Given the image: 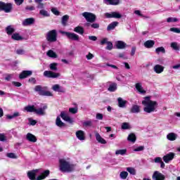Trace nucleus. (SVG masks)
I'll return each instance as SVG.
<instances>
[{
	"instance_id": "1",
	"label": "nucleus",
	"mask_w": 180,
	"mask_h": 180,
	"mask_svg": "<svg viewBox=\"0 0 180 180\" xmlns=\"http://www.w3.org/2000/svg\"><path fill=\"white\" fill-rule=\"evenodd\" d=\"M142 105H143V111L146 113H153L157 111V108H158V103L155 101H151L150 96H146L142 101Z\"/></svg>"
},
{
	"instance_id": "2",
	"label": "nucleus",
	"mask_w": 180,
	"mask_h": 180,
	"mask_svg": "<svg viewBox=\"0 0 180 180\" xmlns=\"http://www.w3.org/2000/svg\"><path fill=\"white\" fill-rule=\"evenodd\" d=\"M59 169L61 172H72L75 169V165L71 164V162L64 158L59 160Z\"/></svg>"
},
{
	"instance_id": "3",
	"label": "nucleus",
	"mask_w": 180,
	"mask_h": 180,
	"mask_svg": "<svg viewBox=\"0 0 180 180\" xmlns=\"http://www.w3.org/2000/svg\"><path fill=\"white\" fill-rule=\"evenodd\" d=\"M38 169L29 171L27 172V176L30 180H41L46 179L49 175H50V170H45L41 175L36 178V174L38 172Z\"/></svg>"
},
{
	"instance_id": "4",
	"label": "nucleus",
	"mask_w": 180,
	"mask_h": 180,
	"mask_svg": "<svg viewBox=\"0 0 180 180\" xmlns=\"http://www.w3.org/2000/svg\"><path fill=\"white\" fill-rule=\"evenodd\" d=\"M46 40L49 43L57 41V30H52L46 34Z\"/></svg>"
},
{
	"instance_id": "5",
	"label": "nucleus",
	"mask_w": 180,
	"mask_h": 180,
	"mask_svg": "<svg viewBox=\"0 0 180 180\" xmlns=\"http://www.w3.org/2000/svg\"><path fill=\"white\" fill-rule=\"evenodd\" d=\"M60 33L61 34H65L70 40H73L74 41H78L79 40V36L74 32L60 31Z\"/></svg>"
},
{
	"instance_id": "6",
	"label": "nucleus",
	"mask_w": 180,
	"mask_h": 180,
	"mask_svg": "<svg viewBox=\"0 0 180 180\" xmlns=\"http://www.w3.org/2000/svg\"><path fill=\"white\" fill-rule=\"evenodd\" d=\"M82 15L86 19V22L90 23H94L96 20V15L92 13L84 12L82 13Z\"/></svg>"
},
{
	"instance_id": "7",
	"label": "nucleus",
	"mask_w": 180,
	"mask_h": 180,
	"mask_svg": "<svg viewBox=\"0 0 180 180\" xmlns=\"http://www.w3.org/2000/svg\"><path fill=\"white\" fill-rule=\"evenodd\" d=\"M0 11H4L6 13H9L12 11V4L11 3H4L0 1Z\"/></svg>"
},
{
	"instance_id": "8",
	"label": "nucleus",
	"mask_w": 180,
	"mask_h": 180,
	"mask_svg": "<svg viewBox=\"0 0 180 180\" xmlns=\"http://www.w3.org/2000/svg\"><path fill=\"white\" fill-rule=\"evenodd\" d=\"M44 77H46V78H58L61 77V75L58 72L46 70L44 72Z\"/></svg>"
},
{
	"instance_id": "9",
	"label": "nucleus",
	"mask_w": 180,
	"mask_h": 180,
	"mask_svg": "<svg viewBox=\"0 0 180 180\" xmlns=\"http://www.w3.org/2000/svg\"><path fill=\"white\" fill-rule=\"evenodd\" d=\"M174 158H175V153L170 152L163 156L162 160L164 162H165L166 164H169V162L170 161H172Z\"/></svg>"
},
{
	"instance_id": "10",
	"label": "nucleus",
	"mask_w": 180,
	"mask_h": 180,
	"mask_svg": "<svg viewBox=\"0 0 180 180\" xmlns=\"http://www.w3.org/2000/svg\"><path fill=\"white\" fill-rule=\"evenodd\" d=\"M153 180H165V175H164L162 173L155 171L153 176H152Z\"/></svg>"
},
{
	"instance_id": "11",
	"label": "nucleus",
	"mask_w": 180,
	"mask_h": 180,
	"mask_svg": "<svg viewBox=\"0 0 180 180\" xmlns=\"http://www.w3.org/2000/svg\"><path fill=\"white\" fill-rule=\"evenodd\" d=\"M104 16H105L107 19H110L112 18L115 19H120L122 18V15L117 12H112L111 13H105Z\"/></svg>"
},
{
	"instance_id": "12",
	"label": "nucleus",
	"mask_w": 180,
	"mask_h": 180,
	"mask_svg": "<svg viewBox=\"0 0 180 180\" xmlns=\"http://www.w3.org/2000/svg\"><path fill=\"white\" fill-rule=\"evenodd\" d=\"M60 117H62V119L63 120H65V122H68V123H70L72 124L74 123V120H72L69 116L68 114L64 111H62L60 112Z\"/></svg>"
},
{
	"instance_id": "13",
	"label": "nucleus",
	"mask_w": 180,
	"mask_h": 180,
	"mask_svg": "<svg viewBox=\"0 0 180 180\" xmlns=\"http://www.w3.org/2000/svg\"><path fill=\"white\" fill-rule=\"evenodd\" d=\"M32 74L33 72L32 70H24L20 74L19 78L20 79H24V78H27V77H30Z\"/></svg>"
},
{
	"instance_id": "14",
	"label": "nucleus",
	"mask_w": 180,
	"mask_h": 180,
	"mask_svg": "<svg viewBox=\"0 0 180 180\" xmlns=\"http://www.w3.org/2000/svg\"><path fill=\"white\" fill-rule=\"evenodd\" d=\"M115 46L119 50H123V49H126V47H127V44L123 41H117L115 42Z\"/></svg>"
},
{
	"instance_id": "15",
	"label": "nucleus",
	"mask_w": 180,
	"mask_h": 180,
	"mask_svg": "<svg viewBox=\"0 0 180 180\" xmlns=\"http://www.w3.org/2000/svg\"><path fill=\"white\" fill-rule=\"evenodd\" d=\"M164 68H165L164 66L161 65H155L153 67V71L156 74H162V72H164Z\"/></svg>"
},
{
	"instance_id": "16",
	"label": "nucleus",
	"mask_w": 180,
	"mask_h": 180,
	"mask_svg": "<svg viewBox=\"0 0 180 180\" xmlns=\"http://www.w3.org/2000/svg\"><path fill=\"white\" fill-rule=\"evenodd\" d=\"M135 88L136 91H138L139 93H140L141 95H144L146 94V90L143 88V84L141 83H136L135 84Z\"/></svg>"
},
{
	"instance_id": "17",
	"label": "nucleus",
	"mask_w": 180,
	"mask_h": 180,
	"mask_svg": "<svg viewBox=\"0 0 180 180\" xmlns=\"http://www.w3.org/2000/svg\"><path fill=\"white\" fill-rule=\"evenodd\" d=\"M34 23V18H26L22 21V26H30Z\"/></svg>"
},
{
	"instance_id": "18",
	"label": "nucleus",
	"mask_w": 180,
	"mask_h": 180,
	"mask_svg": "<svg viewBox=\"0 0 180 180\" xmlns=\"http://www.w3.org/2000/svg\"><path fill=\"white\" fill-rule=\"evenodd\" d=\"M76 136L78 139V140L82 141L85 140V132L82 130H79L76 131Z\"/></svg>"
},
{
	"instance_id": "19",
	"label": "nucleus",
	"mask_w": 180,
	"mask_h": 180,
	"mask_svg": "<svg viewBox=\"0 0 180 180\" xmlns=\"http://www.w3.org/2000/svg\"><path fill=\"white\" fill-rule=\"evenodd\" d=\"M52 89L55 92H61L62 94H63V92H65V89H64L63 86H60V84H54L52 86Z\"/></svg>"
},
{
	"instance_id": "20",
	"label": "nucleus",
	"mask_w": 180,
	"mask_h": 180,
	"mask_svg": "<svg viewBox=\"0 0 180 180\" xmlns=\"http://www.w3.org/2000/svg\"><path fill=\"white\" fill-rule=\"evenodd\" d=\"M26 139L27 141H30L31 143H36V141H37V138H36V136L30 133L27 134Z\"/></svg>"
},
{
	"instance_id": "21",
	"label": "nucleus",
	"mask_w": 180,
	"mask_h": 180,
	"mask_svg": "<svg viewBox=\"0 0 180 180\" xmlns=\"http://www.w3.org/2000/svg\"><path fill=\"white\" fill-rule=\"evenodd\" d=\"M167 139L169 141H175L176 139H178V134L174 133V132H170L167 135Z\"/></svg>"
},
{
	"instance_id": "22",
	"label": "nucleus",
	"mask_w": 180,
	"mask_h": 180,
	"mask_svg": "<svg viewBox=\"0 0 180 180\" xmlns=\"http://www.w3.org/2000/svg\"><path fill=\"white\" fill-rule=\"evenodd\" d=\"M117 102L119 108H124L126 105H127V101L124 100L122 97L117 98Z\"/></svg>"
},
{
	"instance_id": "23",
	"label": "nucleus",
	"mask_w": 180,
	"mask_h": 180,
	"mask_svg": "<svg viewBox=\"0 0 180 180\" xmlns=\"http://www.w3.org/2000/svg\"><path fill=\"white\" fill-rule=\"evenodd\" d=\"M154 44H155V41L153 40H148L144 42L143 46L146 49H153V47H154Z\"/></svg>"
},
{
	"instance_id": "24",
	"label": "nucleus",
	"mask_w": 180,
	"mask_h": 180,
	"mask_svg": "<svg viewBox=\"0 0 180 180\" xmlns=\"http://www.w3.org/2000/svg\"><path fill=\"white\" fill-rule=\"evenodd\" d=\"M120 1V0H103V4L105 5H119Z\"/></svg>"
},
{
	"instance_id": "25",
	"label": "nucleus",
	"mask_w": 180,
	"mask_h": 180,
	"mask_svg": "<svg viewBox=\"0 0 180 180\" xmlns=\"http://www.w3.org/2000/svg\"><path fill=\"white\" fill-rule=\"evenodd\" d=\"M47 109L46 105H44L42 108L36 109L35 108V112L37 115H39L40 116H44V115H46V112L44 110Z\"/></svg>"
},
{
	"instance_id": "26",
	"label": "nucleus",
	"mask_w": 180,
	"mask_h": 180,
	"mask_svg": "<svg viewBox=\"0 0 180 180\" xmlns=\"http://www.w3.org/2000/svg\"><path fill=\"white\" fill-rule=\"evenodd\" d=\"M6 32L8 36H11L12 34L15 33V28L12 25H8L6 27Z\"/></svg>"
},
{
	"instance_id": "27",
	"label": "nucleus",
	"mask_w": 180,
	"mask_h": 180,
	"mask_svg": "<svg viewBox=\"0 0 180 180\" xmlns=\"http://www.w3.org/2000/svg\"><path fill=\"white\" fill-rule=\"evenodd\" d=\"M96 139L98 142L101 143V144H106V140H105L99 133H96Z\"/></svg>"
},
{
	"instance_id": "28",
	"label": "nucleus",
	"mask_w": 180,
	"mask_h": 180,
	"mask_svg": "<svg viewBox=\"0 0 180 180\" xmlns=\"http://www.w3.org/2000/svg\"><path fill=\"white\" fill-rule=\"evenodd\" d=\"M44 89H47V86L42 87L40 85H37L34 87L35 92H39V95H41V93L44 91Z\"/></svg>"
},
{
	"instance_id": "29",
	"label": "nucleus",
	"mask_w": 180,
	"mask_h": 180,
	"mask_svg": "<svg viewBox=\"0 0 180 180\" xmlns=\"http://www.w3.org/2000/svg\"><path fill=\"white\" fill-rule=\"evenodd\" d=\"M11 39L13 40H16L18 41H19L20 40H23V37L22 36H20V34H19V33L13 34L11 36Z\"/></svg>"
},
{
	"instance_id": "30",
	"label": "nucleus",
	"mask_w": 180,
	"mask_h": 180,
	"mask_svg": "<svg viewBox=\"0 0 180 180\" xmlns=\"http://www.w3.org/2000/svg\"><path fill=\"white\" fill-rule=\"evenodd\" d=\"M117 25H119L118 22L114 21V22H111L107 27V30H108V31L113 30L115 29V27H116V26H117Z\"/></svg>"
},
{
	"instance_id": "31",
	"label": "nucleus",
	"mask_w": 180,
	"mask_h": 180,
	"mask_svg": "<svg viewBox=\"0 0 180 180\" xmlns=\"http://www.w3.org/2000/svg\"><path fill=\"white\" fill-rule=\"evenodd\" d=\"M56 124L58 127H64L65 126V124L61 121V118L59 116L56 118Z\"/></svg>"
},
{
	"instance_id": "32",
	"label": "nucleus",
	"mask_w": 180,
	"mask_h": 180,
	"mask_svg": "<svg viewBox=\"0 0 180 180\" xmlns=\"http://www.w3.org/2000/svg\"><path fill=\"white\" fill-rule=\"evenodd\" d=\"M74 32H75V33H78L79 34H84V27L81 26L75 27L74 28Z\"/></svg>"
},
{
	"instance_id": "33",
	"label": "nucleus",
	"mask_w": 180,
	"mask_h": 180,
	"mask_svg": "<svg viewBox=\"0 0 180 180\" xmlns=\"http://www.w3.org/2000/svg\"><path fill=\"white\" fill-rule=\"evenodd\" d=\"M127 140L128 141H131V143H136V134H134V133L129 134L127 137Z\"/></svg>"
},
{
	"instance_id": "34",
	"label": "nucleus",
	"mask_w": 180,
	"mask_h": 180,
	"mask_svg": "<svg viewBox=\"0 0 180 180\" xmlns=\"http://www.w3.org/2000/svg\"><path fill=\"white\" fill-rule=\"evenodd\" d=\"M131 113H140V106L134 105L131 108Z\"/></svg>"
},
{
	"instance_id": "35",
	"label": "nucleus",
	"mask_w": 180,
	"mask_h": 180,
	"mask_svg": "<svg viewBox=\"0 0 180 180\" xmlns=\"http://www.w3.org/2000/svg\"><path fill=\"white\" fill-rule=\"evenodd\" d=\"M46 56L51 58H57V53H56L53 50H49L46 53Z\"/></svg>"
},
{
	"instance_id": "36",
	"label": "nucleus",
	"mask_w": 180,
	"mask_h": 180,
	"mask_svg": "<svg viewBox=\"0 0 180 180\" xmlns=\"http://www.w3.org/2000/svg\"><path fill=\"white\" fill-rule=\"evenodd\" d=\"M108 89L109 92H115V91H116V89H117V84L116 83H112V84H110Z\"/></svg>"
},
{
	"instance_id": "37",
	"label": "nucleus",
	"mask_w": 180,
	"mask_h": 180,
	"mask_svg": "<svg viewBox=\"0 0 180 180\" xmlns=\"http://www.w3.org/2000/svg\"><path fill=\"white\" fill-rule=\"evenodd\" d=\"M24 110H25L26 112H35L36 108H34V105H27L24 108Z\"/></svg>"
},
{
	"instance_id": "38",
	"label": "nucleus",
	"mask_w": 180,
	"mask_h": 180,
	"mask_svg": "<svg viewBox=\"0 0 180 180\" xmlns=\"http://www.w3.org/2000/svg\"><path fill=\"white\" fill-rule=\"evenodd\" d=\"M18 116H20V114L19 113V112H15L11 115H7L6 118L11 120L12 119H15V117H18Z\"/></svg>"
},
{
	"instance_id": "39",
	"label": "nucleus",
	"mask_w": 180,
	"mask_h": 180,
	"mask_svg": "<svg viewBox=\"0 0 180 180\" xmlns=\"http://www.w3.org/2000/svg\"><path fill=\"white\" fill-rule=\"evenodd\" d=\"M39 15H41V16H44V18H49L50 16V13H49V11L41 9L39 11Z\"/></svg>"
},
{
	"instance_id": "40",
	"label": "nucleus",
	"mask_w": 180,
	"mask_h": 180,
	"mask_svg": "<svg viewBox=\"0 0 180 180\" xmlns=\"http://www.w3.org/2000/svg\"><path fill=\"white\" fill-rule=\"evenodd\" d=\"M127 153V149H120V150H117L115 151V155H124Z\"/></svg>"
},
{
	"instance_id": "41",
	"label": "nucleus",
	"mask_w": 180,
	"mask_h": 180,
	"mask_svg": "<svg viewBox=\"0 0 180 180\" xmlns=\"http://www.w3.org/2000/svg\"><path fill=\"white\" fill-rule=\"evenodd\" d=\"M70 17L68 15H63L62 18V25L63 26H67V22H68V19Z\"/></svg>"
},
{
	"instance_id": "42",
	"label": "nucleus",
	"mask_w": 180,
	"mask_h": 180,
	"mask_svg": "<svg viewBox=\"0 0 180 180\" xmlns=\"http://www.w3.org/2000/svg\"><path fill=\"white\" fill-rule=\"evenodd\" d=\"M58 65V63H51L49 65V68L51 71H57V70H58L57 66Z\"/></svg>"
},
{
	"instance_id": "43",
	"label": "nucleus",
	"mask_w": 180,
	"mask_h": 180,
	"mask_svg": "<svg viewBox=\"0 0 180 180\" xmlns=\"http://www.w3.org/2000/svg\"><path fill=\"white\" fill-rule=\"evenodd\" d=\"M131 127H130V124H129L128 122H124L122 124L121 129H122V130H129V129H131Z\"/></svg>"
},
{
	"instance_id": "44",
	"label": "nucleus",
	"mask_w": 180,
	"mask_h": 180,
	"mask_svg": "<svg viewBox=\"0 0 180 180\" xmlns=\"http://www.w3.org/2000/svg\"><path fill=\"white\" fill-rule=\"evenodd\" d=\"M129 176V173L127 172H121L120 174V178L121 179H126Z\"/></svg>"
},
{
	"instance_id": "45",
	"label": "nucleus",
	"mask_w": 180,
	"mask_h": 180,
	"mask_svg": "<svg viewBox=\"0 0 180 180\" xmlns=\"http://www.w3.org/2000/svg\"><path fill=\"white\" fill-rule=\"evenodd\" d=\"M41 96H53V93L49 91L44 89V91L41 93Z\"/></svg>"
},
{
	"instance_id": "46",
	"label": "nucleus",
	"mask_w": 180,
	"mask_h": 180,
	"mask_svg": "<svg viewBox=\"0 0 180 180\" xmlns=\"http://www.w3.org/2000/svg\"><path fill=\"white\" fill-rule=\"evenodd\" d=\"M69 112H70V113H72V115H75L76 113H78V107L76 106L75 108H70Z\"/></svg>"
},
{
	"instance_id": "47",
	"label": "nucleus",
	"mask_w": 180,
	"mask_h": 180,
	"mask_svg": "<svg viewBox=\"0 0 180 180\" xmlns=\"http://www.w3.org/2000/svg\"><path fill=\"white\" fill-rule=\"evenodd\" d=\"M127 171L129 172L131 175H136V169H134V167H127Z\"/></svg>"
},
{
	"instance_id": "48",
	"label": "nucleus",
	"mask_w": 180,
	"mask_h": 180,
	"mask_svg": "<svg viewBox=\"0 0 180 180\" xmlns=\"http://www.w3.org/2000/svg\"><path fill=\"white\" fill-rule=\"evenodd\" d=\"M155 53L157 54H160V53H165V49H164V47L162 46H160V47H158L155 49Z\"/></svg>"
},
{
	"instance_id": "49",
	"label": "nucleus",
	"mask_w": 180,
	"mask_h": 180,
	"mask_svg": "<svg viewBox=\"0 0 180 180\" xmlns=\"http://www.w3.org/2000/svg\"><path fill=\"white\" fill-rule=\"evenodd\" d=\"M83 126L84 127H91L92 126V120L84 121L83 122Z\"/></svg>"
},
{
	"instance_id": "50",
	"label": "nucleus",
	"mask_w": 180,
	"mask_h": 180,
	"mask_svg": "<svg viewBox=\"0 0 180 180\" xmlns=\"http://www.w3.org/2000/svg\"><path fill=\"white\" fill-rule=\"evenodd\" d=\"M118 57L119 58H122L123 60H127L128 58L127 56L126 55V52L118 53Z\"/></svg>"
},
{
	"instance_id": "51",
	"label": "nucleus",
	"mask_w": 180,
	"mask_h": 180,
	"mask_svg": "<svg viewBox=\"0 0 180 180\" xmlns=\"http://www.w3.org/2000/svg\"><path fill=\"white\" fill-rule=\"evenodd\" d=\"M179 20L176 18H168L167 19V23H171V22H178Z\"/></svg>"
},
{
	"instance_id": "52",
	"label": "nucleus",
	"mask_w": 180,
	"mask_h": 180,
	"mask_svg": "<svg viewBox=\"0 0 180 180\" xmlns=\"http://www.w3.org/2000/svg\"><path fill=\"white\" fill-rule=\"evenodd\" d=\"M6 157H8V158H13V159H16L18 158V156H16V155L13 153H8L6 154Z\"/></svg>"
},
{
	"instance_id": "53",
	"label": "nucleus",
	"mask_w": 180,
	"mask_h": 180,
	"mask_svg": "<svg viewBox=\"0 0 180 180\" xmlns=\"http://www.w3.org/2000/svg\"><path fill=\"white\" fill-rule=\"evenodd\" d=\"M15 53L18 54V56H23V54H25L26 51L24 49H17Z\"/></svg>"
},
{
	"instance_id": "54",
	"label": "nucleus",
	"mask_w": 180,
	"mask_h": 180,
	"mask_svg": "<svg viewBox=\"0 0 180 180\" xmlns=\"http://www.w3.org/2000/svg\"><path fill=\"white\" fill-rule=\"evenodd\" d=\"M112 49H113V44L111 41L107 42L106 49L112 50Z\"/></svg>"
},
{
	"instance_id": "55",
	"label": "nucleus",
	"mask_w": 180,
	"mask_h": 180,
	"mask_svg": "<svg viewBox=\"0 0 180 180\" xmlns=\"http://www.w3.org/2000/svg\"><path fill=\"white\" fill-rule=\"evenodd\" d=\"M169 31L173 32L174 33H180V29L176 27L170 28Z\"/></svg>"
},
{
	"instance_id": "56",
	"label": "nucleus",
	"mask_w": 180,
	"mask_h": 180,
	"mask_svg": "<svg viewBox=\"0 0 180 180\" xmlns=\"http://www.w3.org/2000/svg\"><path fill=\"white\" fill-rule=\"evenodd\" d=\"M135 15H138V16H142V18H148V17L147 16H143V14L141 13V11H140L139 10H136L134 11Z\"/></svg>"
},
{
	"instance_id": "57",
	"label": "nucleus",
	"mask_w": 180,
	"mask_h": 180,
	"mask_svg": "<svg viewBox=\"0 0 180 180\" xmlns=\"http://www.w3.org/2000/svg\"><path fill=\"white\" fill-rule=\"evenodd\" d=\"M172 49H174V50H178V43L176 42H172L171 44Z\"/></svg>"
},
{
	"instance_id": "58",
	"label": "nucleus",
	"mask_w": 180,
	"mask_h": 180,
	"mask_svg": "<svg viewBox=\"0 0 180 180\" xmlns=\"http://www.w3.org/2000/svg\"><path fill=\"white\" fill-rule=\"evenodd\" d=\"M14 2L15 5H18V6H20L23 2H25V0H14Z\"/></svg>"
},
{
	"instance_id": "59",
	"label": "nucleus",
	"mask_w": 180,
	"mask_h": 180,
	"mask_svg": "<svg viewBox=\"0 0 180 180\" xmlns=\"http://www.w3.org/2000/svg\"><path fill=\"white\" fill-rule=\"evenodd\" d=\"M28 121L30 122V124H31V126H35L36 123H37V122H36V120H34L32 118H29Z\"/></svg>"
},
{
	"instance_id": "60",
	"label": "nucleus",
	"mask_w": 180,
	"mask_h": 180,
	"mask_svg": "<svg viewBox=\"0 0 180 180\" xmlns=\"http://www.w3.org/2000/svg\"><path fill=\"white\" fill-rule=\"evenodd\" d=\"M108 38H103L101 41V46H103V44H108V43H109V41H108Z\"/></svg>"
},
{
	"instance_id": "61",
	"label": "nucleus",
	"mask_w": 180,
	"mask_h": 180,
	"mask_svg": "<svg viewBox=\"0 0 180 180\" xmlns=\"http://www.w3.org/2000/svg\"><path fill=\"white\" fill-rule=\"evenodd\" d=\"M162 161V158H160V157H156L154 159V162H155L156 164L160 163Z\"/></svg>"
},
{
	"instance_id": "62",
	"label": "nucleus",
	"mask_w": 180,
	"mask_h": 180,
	"mask_svg": "<svg viewBox=\"0 0 180 180\" xmlns=\"http://www.w3.org/2000/svg\"><path fill=\"white\" fill-rule=\"evenodd\" d=\"M144 150V146H139L138 148L134 149V151L139 152V151H143Z\"/></svg>"
},
{
	"instance_id": "63",
	"label": "nucleus",
	"mask_w": 180,
	"mask_h": 180,
	"mask_svg": "<svg viewBox=\"0 0 180 180\" xmlns=\"http://www.w3.org/2000/svg\"><path fill=\"white\" fill-rule=\"evenodd\" d=\"M6 138L5 137V134H0V141H6Z\"/></svg>"
},
{
	"instance_id": "64",
	"label": "nucleus",
	"mask_w": 180,
	"mask_h": 180,
	"mask_svg": "<svg viewBox=\"0 0 180 180\" xmlns=\"http://www.w3.org/2000/svg\"><path fill=\"white\" fill-rule=\"evenodd\" d=\"M86 58L87 60H92V58H94V54L89 53V54L86 56Z\"/></svg>"
}]
</instances>
